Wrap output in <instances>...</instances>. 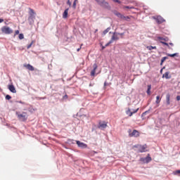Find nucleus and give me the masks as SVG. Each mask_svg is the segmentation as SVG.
Listing matches in <instances>:
<instances>
[{
  "label": "nucleus",
  "instance_id": "nucleus-1",
  "mask_svg": "<svg viewBox=\"0 0 180 180\" xmlns=\"http://www.w3.org/2000/svg\"><path fill=\"white\" fill-rule=\"evenodd\" d=\"M16 115L20 122H26V120H27V112H22L21 113L20 112H17Z\"/></svg>",
  "mask_w": 180,
  "mask_h": 180
},
{
  "label": "nucleus",
  "instance_id": "nucleus-2",
  "mask_svg": "<svg viewBox=\"0 0 180 180\" xmlns=\"http://www.w3.org/2000/svg\"><path fill=\"white\" fill-rule=\"evenodd\" d=\"M1 32L4 34H12V33H13V30L8 26H4L1 27Z\"/></svg>",
  "mask_w": 180,
  "mask_h": 180
},
{
  "label": "nucleus",
  "instance_id": "nucleus-3",
  "mask_svg": "<svg viewBox=\"0 0 180 180\" xmlns=\"http://www.w3.org/2000/svg\"><path fill=\"white\" fill-rule=\"evenodd\" d=\"M135 148L138 149L139 153H146L147 151V145H136Z\"/></svg>",
  "mask_w": 180,
  "mask_h": 180
},
{
  "label": "nucleus",
  "instance_id": "nucleus-4",
  "mask_svg": "<svg viewBox=\"0 0 180 180\" xmlns=\"http://www.w3.org/2000/svg\"><path fill=\"white\" fill-rule=\"evenodd\" d=\"M96 1L101 5V6H103L104 8H108L109 6V3L105 1V0H96Z\"/></svg>",
  "mask_w": 180,
  "mask_h": 180
},
{
  "label": "nucleus",
  "instance_id": "nucleus-5",
  "mask_svg": "<svg viewBox=\"0 0 180 180\" xmlns=\"http://www.w3.org/2000/svg\"><path fill=\"white\" fill-rule=\"evenodd\" d=\"M106 127H108V123H106V122L99 121L98 126V129H106Z\"/></svg>",
  "mask_w": 180,
  "mask_h": 180
},
{
  "label": "nucleus",
  "instance_id": "nucleus-6",
  "mask_svg": "<svg viewBox=\"0 0 180 180\" xmlns=\"http://www.w3.org/2000/svg\"><path fill=\"white\" fill-rule=\"evenodd\" d=\"M140 132L139 131L134 129L133 130L132 133L129 134V137H139Z\"/></svg>",
  "mask_w": 180,
  "mask_h": 180
},
{
  "label": "nucleus",
  "instance_id": "nucleus-7",
  "mask_svg": "<svg viewBox=\"0 0 180 180\" xmlns=\"http://www.w3.org/2000/svg\"><path fill=\"white\" fill-rule=\"evenodd\" d=\"M116 15L117 16V18L122 19V20H127L128 19H130V18H129V16H124V15H122L120 13H117Z\"/></svg>",
  "mask_w": 180,
  "mask_h": 180
},
{
  "label": "nucleus",
  "instance_id": "nucleus-8",
  "mask_svg": "<svg viewBox=\"0 0 180 180\" xmlns=\"http://www.w3.org/2000/svg\"><path fill=\"white\" fill-rule=\"evenodd\" d=\"M93 68L94 69L91 72V77H95V73L96 72V70L98 69V65H96V63L94 64Z\"/></svg>",
  "mask_w": 180,
  "mask_h": 180
},
{
  "label": "nucleus",
  "instance_id": "nucleus-9",
  "mask_svg": "<svg viewBox=\"0 0 180 180\" xmlns=\"http://www.w3.org/2000/svg\"><path fill=\"white\" fill-rule=\"evenodd\" d=\"M166 105L169 106V105H171V95L169 94H167L166 95Z\"/></svg>",
  "mask_w": 180,
  "mask_h": 180
},
{
  "label": "nucleus",
  "instance_id": "nucleus-10",
  "mask_svg": "<svg viewBox=\"0 0 180 180\" xmlns=\"http://www.w3.org/2000/svg\"><path fill=\"white\" fill-rule=\"evenodd\" d=\"M23 66L27 68V70H29V71H34V68L30 64H24Z\"/></svg>",
  "mask_w": 180,
  "mask_h": 180
},
{
  "label": "nucleus",
  "instance_id": "nucleus-11",
  "mask_svg": "<svg viewBox=\"0 0 180 180\" xmlns=\"http://www.w3.org/2000/svg\"><path fill=\"white\" fill-rule=\"evenodd\" d=\"M8 89L13 94H16V89L15 88V86H13V84L8 85Z\"/></svg>",
  "mask_w": 180,
  "mask_h": 180
},
{
  "label": "nucleus",
  "instance_id": "nucleus-12",
  "mask_svg": "<svg viewBox=\"0 0 180 180\" xmlns=\"http://www.w3.org/2000/svg\"><path fill=\"white\" fill-rule=\"evenodd\" d=\"M76 143H77L78 147H81L82 148H86V144H85L79 141H77Z\"/></svg>",
  "mask_w": 180,
  "mask_h": 180
},
{
  "label": "nucleus",
  "instance_id": "nucleus-13",
  "mask_svg": "<svg viewBox=\"0 0 180 180\" xmlns=\"http://www.w3.org/2000/svg\"><path fill=\"white\" fill-rule=\"evenodd\" d=\"M30 11V17L28 18V20H30V19H33V15H34L36 13H34V10L32 8H29Z\"/></svg>",
  "mask_w": 180,
  "mask_h": 180
},
{
  "label": "nucleus",
  "instance_id": "nucleus-14",
  "mask_svg": "<svg viewBox=\"0 0 180 180\" xmlns=\"http://www.w3.org/2000/svg\"><path fill=\"white\" fill-rule=\"evenodd\" d=\"M156 21L158 23H164V22H165V20L161 16H158L156 18Z\"/></svg>",
  "mask_w": 180,
  "mask_h": 180
},
{
  "label": "nucleus",
  "instance_id": "nucleus-15",
  "mask_svg": "<svg viewBox=\"0 0 180 180\" xmlns=\"http://www.w3.org/2000/svg\"><path fill=\"white\" fill-rule=\"evenodd\" d=\"M115 40H119V37L117 36V34H116V32L113 33V35L110 39V41L113 43V41H115Z\"/></svg>",
  "mask_w": 180,
  "mask_h": 180
},
{
  "label": "nucleus",
  "instance_id": "nucleus-16",
  "mask_svg": "<svg viewBox=\"0 0 180 180\" xmlns=\"http://www.w3.org/2000/svg\"><path fill=\"white\" fill-rule=\"evenodd\" d=\"M68 11H69V8H66L63 12V19H67V18H68Z\"/></svg>",
  "mask_w": 180,
  "mask_h": 180
},
{
  "label": "nucleus",
  "instance_id": "nucleus-17",
  "mask_svg": "<svg viewBox=\"0 0 180 180\" xmlns=\"http://www.w3.org/2000/svg\"><path fill=\"white\" fill-rule=\"evenodd\" d=\"M162 78H166V79H169V78H171V76H169V72H166L162 75Z\"/></svg>",
  "mask_w": 180,
  "mask_h": 180
},
{
  "label": "nucleus",
  "instance_id": "nucleus-18",
  "mask_svg": "<svg viewBox=\"0 0 180 180\" xmlns=\"http://www.w3.org/2000/svg\"><path fill=\"white\" fill-rule=\"evenodd\" d=\"M126 114L129 116V117H131L133 116V112L130 110V108H128V110L126 111Z\"/></svg>",
  "mask_w": 180,
  "mask_h": 180
},
{
  "label": "nucleus",
  "instance_id": "nucleus-19",
  "mask_svg": "<svg viewBox=\"0 0 180 180\" xmlns=\"http://www.w3.org/2000/svg\"><path fill=\"white\" fill-rule=\"evenodd\" d=\"M146 93L148 95H151V84L148 85V90H147Z\"/></svg>",
  "mask_w": 180,
  "mask_h": 180
},
{
  "label": "nucleus",
  "instance_id": "nucleus-20",
  "mask_svg": "<svg viewBox=\"0 0 180 180\" xmlns=\"http://www.w3.org/2000/svg\"><path fill=\"white\" fill-rule=\"evenodd\" d=\"M160 43L162 44H164L165 46H167V47H168V49H169L170 50H172V48H171V46H169V44L168 43L164 42L162 41H161Z\"/></svg>",
  "mask_w": 180,
  "mask_h": 180
},
{
  "label": "nucleus",
  "instance_id": "nucleus-21",
  "mask_svg": "<svg viewBox=\"0 0 180 180\" xmlns=\"http://www.w3.org/2000/svg\"><path fill=\"white\" fill-rule=\"evenodd\" d=\"M147 49L150 50V51L155 50V49H157V46H147Z\"/></svg>",
  "mask_w": 180,
  "mask_h": 180
},
{
  "label": "nucleus",
  "instance_id": "nucleus-22",
  "mask_svg": "<svg viewBox=\"0 0 180 180\" xmlns=\"http://www.w3.org/2000/svg\"><path fill=\"white\" fill-rule=\"evenodd\" d=\"M167 56L168 57H177L178 53H173V54L167 53Z\"/></svg>",
  "mask_w": 180,
  "mask_h": 180
},
{
  "label": "nucleus",
  "instance_id": "nucleus-23",
  "mask_svg": "<svg viewBox=\"0 0 180 180\" xmlns=\"http://www.w3.org/2000/svg\"><path fill=\"white\" fill-rule=\"evenodd\" d=\"M160 102H161V98L160 97V96H157L155 103L158 104Z\"/></svg>",
  "mask_w": 180,
  "mask_h": 180
},
{
  "label": "nucleus",
  "instance_id": "nucleus-24",
  "mask_svg": "<svg viewBox=\"0 0 180 180\" xmlns=\"http://www.w3.org/2000/svg\"><path fill=\"white\" fill-rule=\"evenodd\" d=\"M109 30H110V27H108V28H107L106 30H105L103 32V36H105V34H106L107 33H109Z\"/></svg>",
  "mask_w": 180,
  "mask_h": 180
},
{
  "label": "nucleus",
  "instance_id": "nucleus-25",
  "mask_svg": "<svg viewBox=\"0 0 180 180\" xmlns=\"http://www.w3.org/2000/svg\"><path fill=\"white\" fill-rule=\"evenodd\" d=\"M18 37L20 40H22V39H25V36L23 35V34H20Z\"/></svg>",
  "mask_w": 180,
  "mask_h": 180
},
{
  "label": "nucleus",
  "instance_id": "nucleus-26",
  "mask_svg": "<svg viewBox=\"0 0 180 180\" xmlns=\"http://www.w3.org/2000/svg\"><path fill=\"white\" fill-rule=\"evenodd\" d=\"M146 162H150V161H151V158L150 157L146 158Z\"/></svg>",
  "mask_w": 180,
  "mask_h": 180
},
{
  "label": "nucleus",
  "instance_id": "nucleus-27",
  "mask_svg": "<svg viewBox=\"0 0 180 180\" xmlns=\"http://www.w3.org/2000/svg\"><path fill=\"white\" fill-rule=\"evenodd\" d=\"M6 99H7V101H9L10 99H12V97L9 95H6Z\"/></svg>",
  "mask_w": 180,
  "mask_h": 180
},
{
  "label": "nucleus",
  "instance_id": "nucleus-28",
  "mask_svg": "<svg viewBox=\"0 0 180 180\" xmlns=\"http://www.w3.org/2000/svg\"><path fill=\"white\" fill-rule=\"evenodd\" d=\"M112 43H113L111 40L109 41L108 43H107L105 46V47H108L110 44H112Z\"/></svg>",
  "mask_w": 180,
  "mask_h": 180
},
{
  "label": "nucleus",
  "instance_id": "nucleus-29",
  "mask_svg": "<svg viewBox=\"0 0 180 180\" xmlns=\"http://www.w3.org/2000/svg\"><path fill=\"white\" fill-rule=\"evenodd\" d=\"M167 57H163L161 60V65H162V63H164V61H165V60H167Z\"/></svg>",
  "mask_w": 180,
  "mask_h": 180
},
{
  "label": "nucleus",
  "instance_id": "nucleus-30",
  "mask_svg": "<svg viewBox=\"0 0 180 180\" xmlns=\"http://www.w3.org/2000/svg\"><path fill=\"white\" fill-rule=\"evenodd\" d=\"M33 46V42H31L29 45H27V49H30Z\"/></svg>",
  "mask_w": 180,
  "mask_h": 180
},
{
  "label": "nucleus",
  "instance_id": "nucleus-31",
  "mask_svg": "<svg viewBox=\"0 0 180 180\" xmlns=\"http://www.w3.org/2000/svg\"><path fill=\"white\" fill-rule=\"evenodd\" d=\"M148 112H150V110H147V111L143 112L142 116H146V115H147V113H148Z\"/></svg>",
  "mask_w": 180,
  "mask_h": 180
},
{
  "label": "nucleus",
  "instance_id": "nucleus-32",
  "mask_svg": "<svg viewBox=\"0 0 180 180\" xmlns=\"http://www.w3.org/2000/svg\"><path fill=\"white\" fill-rule=\"evenodd\" d=\"M73 8L74 9H75V8H77V3H75V1L73 2Z\"/></svg>",
  "mask_w": 180,
  "mask_h": 180
},
{
  "label": "nucleus",
  "instance_id": "nucleus-33",
  "mask_svg": "<svg viewBox=\"0 0 180 180\" xmlns=\"http://www.w3.org/2000/svg\"><path fill=\"white\" fill-rule=\"evenodd\" d=\"M137 112H139V108L134 110L132 112V113H133V115H134V113H137Z\"/></svg>",
  "mask_w": 180,
  "mask_h": 180
},
{
  "label": "nucleus",
  "instance_id": "nucleus-34",
  "mask_svg": "<svg viewBox=\"0 0 180 180\" xmlns=\"http://www.w3.org/2000/svg\"><path fill=\"white\" fill-rule=\"evenodd\" d=\"M113 2H117V4H122V2L120 0H112Z\"/></svg>",
  "mask_w": 180,
  "mask_h": 180
},
{
  "label": "nucleus",
  "instance_id": "nucleus-35",
  "mask_svg": "<svg viewBox=\"0 0 180 180\" xmlns=\"http://www.w3.org/2000/svg\"><path fill=\"white\" fill-rule=\"evenodd\" d=\"M67 4L69 5V6H71V1H70V0H68Z\"/></svg>",
  "mask_w": 180,
  "mask_h": 180
},
{
  "label": "nucleus",
  "instance_id": "nucleus-36",
  "mask_svg": "<svg viewBox=\"0 0 180 180\" xmlns=\"http://www.w3.org/2000/svg\"><path fill=\"white\" fill-rule=\"evenodd\" d=\"M19 34V30H15L14 36Z\"/></svg>",
  "mask_w": 180,
  "mask_h": 180
},
{
  "label": "nucleus",
  "instance_id": "nucleus-37",
  "mask_svg": "<svg viewBox=\"0 0 180 180\" xmlns=\"http://www.w3.org/2000/svg\"><path fill=\"white\" fill-rule=\"evenodd\" d=\"M63 99H68V95L65 94V95L63 96Z\"/></svg>",
  "mask_w": 180,
  "mask_h": 180
},
{
  "label": "nucleus",
  "instance_id": "nucleus-38",
  "mask_svg": "<svg viewBox=\"0 0 180 180\" xmlns=\"http://www.w3.org/2000/svg\"><path fill=\"white\" fill-rule=\"evenodd\" d=\"M176 174H180V170H176L174 172V175H176Z\"/></svg>",
  "mask_w": 180,
  "mask_h": 180
},
{
  "label": "nucleus",
  "instance_id": "nucleus-39",
  "mask_svg": "<svg viewBox=\"0 0 180 180\" xmlns=\"http://www.w3.org/2000/svg\"><path fill=\"white\" fill-rule=\"evenodd\" d=\"M158 40H165V38H162V37H158Z\"/></svg>",
  "mask_w": 180,
  "mask_h": 180
},
{
  "label": "nucleus",
  "instance_id": "nucleus-40",
  "mask_svg": "<svg viewBox=\"0 0 180 180\" xmlns=\"http://www.w3.org/2000/svg\"><path fill=\"white\" fill-rule=\"evenodd\" d=\"M176 101H180V96H176Z\"/></svg>",
  "mask_w": 180,
  "mask_h": 180
},
{
  "label": "nucleus",
  "instance_id": "nucleus-41",
  "mask_svg": "<svg viewBox=\"0 0 180 180\" xmlns=\"http://www.w3.org/2000/svg\"><path fill=\"white\" fill-rule=\"evenodd\" d=\"M105 49H106V46H102V50H105Z\"/></svg>",
  "mask_w": 180,
  "mask_h": 180
},
{
  "label": "nucleus",
  "instance_id": "nucleus-42",
  "mask_svg": "<svg viewBox=\"0 0 180 180\" xmlns=\"http://www.w3.org/2000/svg\"><path fill=\"white\" fill-rule=\"evenodd\" d=\"M118 34H120V36H123L124 33H119Z\"/></svg>",
  "mask_w": 180,
  "mask_h": 180
},
{
  "label": "nucleus",
  "instance_id": "nucleus-43",
  "mask_svg": "<svg viewBox=\"0 0 180 180\" xmlns=\"http://www.w3.org/2000/svg\"><path fill=\"white\" fill-rule=\"evenodd\" d=\"M169 44L170 46H172V47H174V44L169 43Z\"/></svg>",
  "mask_w": 180,
  "mask_h": 180
},
{
  "label": "nucleus",
  "instance_id": "nucleus-44",
  "mask_svg": "<svg viewBox=\"0 0 180 180\" xmlns=\"http://www.w3.org/2000/svg\"><path fill=\"white\" fill-rule=\"evenodd\" d=\"M2 22H4V19L0 18V23H2Z\"/></svg>",
  "mask_w": 180,
  "mask_h": 180
},
{
  "label": "nucleus",
  "instance_id": "nucleus-45",
  "mask_svg": "<svg viewBox=\"0 0 180 180\" xmlns=\"http://www.w3.org/2000/svg\"><path fill=\"white\" fill-rule=\"evenodd\" d=\"M79 50H81V46H80V48L77 49V51H79Z\"/></svg>",
  "mask_w": 180,
  "mask_h": 180
},
{
  "label": "nucleus",
  "instance_id": "nucleus-46",
  "mask_svg": "<svg viewBox=\"0 0 180 180\" xmlns=\"http://www.w3.org/2000/svg\"><path fill=\"white\" fill-rule=\"evenodd\" d=\"M39 99H46V97L39 98Z\"/></svg>",
  "mask_w": 180,
  "mask_h": 180
},
{
  "label": "nucleus",
  "instance_id": "nucleus-47",
  "mask_svg": "<svg viewBox=\"0 0 180 180\" xmlns=\"http://www.w3.org/2000/svg\"><path fill=\"white\" fill-rule=\"evenodd\" d=\"M98 32V29L95 30L94 33H96Z\"/></svg>",
  "mask_w": 180,
  "mask_h": 180
},
{
  "label": "nucleus",
  "instance_id": "nucleus-48",
  "mask_svg": "<svg viewBox=\"0 0 180 180\" xmlns=\"http://www.w3.org/2000/svg\"><path fill=\"white\" fill-rule=\"evenodd\" d=\"M74 2L77 4V2H78V0H75Z\"/></svg>",
  "mask_w": 180,
  "mask_h": 180
},
{
  "label": "nucleus",
  "instance_id": "nucleus-49",
  "mask_svg": "<svg viewBox=\"0 0 180 180\" xmlns=\"http://www.w3.org/2000/svg\"><path fill=\"white\" fill-rule=\"evenodd\" d=\"M127 9H130V7L126 6Z\"/></svg>",
  "mask_w": 180,
  "mask_h": 180
},
{
  "label": "nucleus",
  "instance_id": "nucleus-50",
  "mask_svg": "<svg viewBox=\"0 0 180 180\" xmlns=\"http://www.w3.org/2000/svg\"><path fill=\"white\" fill-rule=\"evenodd\" d=\"M104 86H106V82L104 83Z\"/></svg>",
  "mask_w": 180,
  "mask_h": 180
},
{
  "label": "nucleus",
  "instance_id": "nucleus-51",
  "mask_svg": "<svg viewBox=\"0 0 180 180\" xmlns=\"http://www.w3.org/2000/svg\"><path fill=\"white\" fill-rule=\"evenodd\" d=\"M89 86H93L92 84H89Z\"/></svg>",
  "mask_w": 180,
  "mask_h": 180
},
{
  "label": "nucleus",
  "instance_id": "nucleus-52",
  "mask_svg": "<svg viewBox=\"0 0 180 180\" xmlns=\"http://www.w3.org/2000/svg\"><path fill=\"white\" fill-rule=\"evenodd\" d=\"M20 103H22V101H20Z\"/></svg>",
  "mask_w": 180,
  "mask_h": 180
}]
</instances>
